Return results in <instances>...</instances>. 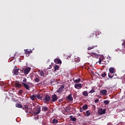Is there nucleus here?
I'll use <instances>...</instances> for the list:
<instances>
[{
    "mask_svg": "<svg viewBox=\"0 0 125 125\" xmlns=\"http://www.w3.org/2000/svg\"><path fill=\"white\" fill-rule=\"evenodd\" d=\"M109 73H108V77L111 79V78L114 77V74L112 75V74H114L115 73V68L113 67H110L109 69Z\"/></svg>",
    "mask_w": 125,
    "mask_h": 125,
    "instance_id": "nucleus-1",
    "label": "nucleus"
},
{
    "mask_svg": "<svg viewBox=\"0 0 125 125\" xmlns=\"http://www.w3.org/2000/svg\"><path fill=\"white\" fill-rule=\"evenodd\" d=\"M22 109L24 110L26 113H32V109L28 107L27 105H24V107H23Z\"/></svg>",
    "mask_w": 125,
    "mask_h": 125,
    "instance_id": "nucleus-2",
    "label": "nucleus"
},
{
    "mask_svg": "<svg viewBox=\"0 0 125 125\" xmlns=\"http://www.w3.org/2000/svg\"><path fill=\"white\" fill-rule=\"evenodd\" d=\"M98 113L99 115H104V114H105L106 113V109H103V108H100L98 109Z\"/></svg>",
    "mask_w": 125,
    "mask_h": 125,
    "instance_id": "nucleus-3",
    "label": "nucleus"
},
{
    "mask_svg": "<svg viewBox=\"0 0 125 125\" xmlns=\"http://www.w3.org/2000/svg\"><path fill=\"white\" fill-rule=\"evenodd\" d=\"M43 101L45 103H48V102H50V96L49 95H46L43 99Z\"/></svg>",
    "mask_w": 125,
    "mask_h": 125,
    "instance_id": "nucleus-4",
    "label": "nucleus"
},
{
    "mask_svg": "<svg viewBox=\"0 0 125 125\" xmlns=\"http://www.w3.org/2000/svg\"><path fill=\"white\" fill-rule=\"evenodd\" d=\"M64 87H65V85H61L60 87L57 90L58 93H61V92L64 91Z\"/></svg>",
    "mask_w": 125,
    "mask_h": 125,
    "instance_id": "nucleus-5",
    "label": "nucleus"
},
{
    "mask_svg": "<svg viewBox=\"0 0 125 125\" xmlns=\"http://www.w3.org/2000/svg\"><path fill=\"white\" fill-rule=\"evenodd\" d=\"M32 53H33V51H32V50H29V49L24 50V53L26 55V56L27 57L30 56V54Z\"/></svg>",
    "mask_w": 125,
    "mask_h": 125,
    "instance_id": "nucleus-6",
    "label": "nucleus"
},
{
    "mask_svg": "<svg viewBox=\"0 0 125 125\" xmlns=\"http://www.w3.org/2000/svg\"><path fill=\"white\" fill-rule=\"evenodd\" d=\"M52 102H56L57 101L58 98H57V96L56 94H54L52 96Z\"/></svg>",
    "mask_w": 125,
    "mask_h": 125,
    "instance_id": "nucleus-7",
    "label": "nucleus"
},
{
    "mask_svg": "<svg viewBox=\"0 0 125 125\" xmlns=\"http://www.w3.org/2000/svg\"><path fill=\"white\" fill-rule=\"evenodd\" d=\"M74 87L77 89H80V88H82L83 87V85L81 83H76V84H75Z\"/></svg>",
    "mask_w": 125,
    "mask_h": 125,
    "instance_id": "nucleus-8",
    "label": "nucleus"
},
{
    "mask_svg": "<svg viewBox=\"0 0 125 125\" xmlns=\"http://www.w3.org/2000/svg\"><path fill=\"white\" fill-rule=\"evenodd\" d=\"M30 71H31V68L27 67L25 69H24V75H28V73H30Z\"/></svg>",
    "mask_w": 125,
    "mask_h": 125,
    "instance_id": "nucleus-9",
    "label": "nucleus"
},
{
    "mask_svg": "<svg viewBox=\"0 0 125 125\" xmlns=\"http://www.w3.org/2000/svg\"><path fill=\"white\" fill-rule=\"evenodd\" d=\"M22 84H23L24 87H25V88L27 90H30V86H29V84H28L27 83H22Z\"/></svg>",
    "mask_w": 125,
    "mask_h": 125,
    "instance_id": "nucleus-10",
    "label": "nucleus"
},
{
    "mask_svg": "<svg viewBox=\"0 0 125 125\" xmlns=\"http://www.w3.org/2000/svg\"><path fill=\"white\" fill-rule=\"evenodd\" d=\"M55 63H56L57 64H62V61H61V60L59 59H56L54 60Z\"/></svg>",
    "mask_w": 125,
    "mask_h": 125,
    "instance_id": "nucleus-11",
    "label": "nucleus"
},
{
    "mask_svg": "<svg viewBox=\"0 0 125 125\" xmlns=\"http://www.w3.org/2000/svg\"><path fill=\"white\" fill-rule=\"evenodd\" d=\"M100 93L102 94V95H107V90H102L100 91Z\"/></svg>",
    "mask_w": 125,
    "mask_h": 125,
    "instance_id": "nucleus-12",
    "label": "nucleus"
},
{
    "mask_svg": "<svg viewBox=\"0 0 125 125\" xmlns=\"http://www.w3.org/2000/svg\"><path fill=\"white\" fill-rule=\"evenodd\" d=\"M36 115H38L41 113V107L39 106L36 108Z\"/></svg>",
    "mask_w": 125,
    "mask_h": 125,
    "instance_id": "nucleus-13",
    "label": "nucleus"
},
{
    "mask_svg": "<svg viewBox=\"0 0 125 125\" xmlns=\"http://www.w3.org/2000/svg\"><path fill=\"white\" fill-rule=\"evenodd\" d=\"M15 85L16 87H18V88H20V87H22V84H20L19 83H16Z\"/></svg>",
    "mask_w": 125,
    "mask_h": 125,
    "instance_id": "nucleus-14",
    "label": "nucleus"
},
{
    "mask_svg": "<svg viewBox=\"0 0 125 125\" xmlns=\"http://www.w3.org/2000/svg\"><path fill=\"white\" fill-rule=\"evenodd\" d=\"M67 99L68 100H69V101H73V97H72V94H69L67 96Z\"/></svg>",
    "mask_w": 125,
    "mask_h": 125,
    "instance_id": "nucleus-15",
    "label": "nucleus"
},
{
    "mask_svg": "<svg viewBox=\"0 0 125 125\" xmlns=\"http://www.w3.org/2000/svg\"><path fill=\"white\" fill-rule=\"evenodd\" d=\"M14 74L16 76H18V74H19V70L18 69H14Z\"/></svg>",
    "mask_w": 125,
    "mask_h": 125,
    "instance_id": "nucleus-16",
    "label": "nucleus"
},
{
    "mask_svg": "<svg viewBox=\"0 0 125 125\" xmlns=\"http://www.w3.org/2000/svg\"><path fill=\"white\" fill-rule=\"evenodd\" d=\"M82 94L83 96L85 97L88 96V92H87L86 91H83Z\"/></svg>",
    "mask_w": 125,
    "mask_h": 125,
    "instance_id": "nucleus-17",
    "label": "nucleus"
},
{
    "mask_svg": "<svg viewBox=\"0 0 125 125\" xmlns=\"http://www.w3.org/2000/svg\"><path fill=\"white\" fill-rule=\"evenodd\" d=\"M71 121H72V122H76L77 121V119L75 117H73V116H70Z\"/></svg>",
    "mask_w": 125,
    "mask_h": 125,
    "instance_id": "nucleus-18",
    "label": "nucleus"
},
{
    "mask_svg": "<svg viewBox=\"0 0 125 125\" xmlns=\"http://www.w3.org/2000/svg\"><path fill=\"white\" fill-rule=\"evenodd\" d=\"M30 99L31 100H36V99H37V97H36L35 95H33L30 97Z\"/></svg>",
    "mask_w": 125,
    "mask_h": 125,
    "instance_id": "nucleus-19",
    "label": "nucleus"
},
{
    "mask_svg": "<svg viewBox=\"0 0 125 125\" xmlns=\"http://www.w3.org/2000/svg\"><path fill=\"white\" fill-rule=\"evenodd\" d=\"M85 116L86 117H89V116H90V112L89 111V110H87L86 111Z\"/></svg>",
    "mask_w": 125,
    "mask_h": 125,
    "instance_id": "nucleus-20",
    "label": "nucleus"
},
{
    "mask_svg": "<svg viewBox=\"0 0 125 125\" xmlns=\"http://www.w3.org/2000/svg\"><path fill=\"white\" fill-rule=\"evenodd\" d=\"M16 107L17 108H22V105L21 104H16Z\"/></svg>",
    "mask_w": 125,
    "mask_h": 125,
    "instance_id": "nucleus-21",
    "label": "nucleus"
},
{
    "mask_svg": "<svg viewBox=\"0 0 125 125\" xmlns=\"http://www.w3.org/2000/svg\"><path fill=\"white\" fill-rule=\"evenodd\" d=\"M104 104H105V105H109V103H110V102L108 100H105L104 101Z\"/></svg>",
    "mask_w": 125,
    "mask_h": 125,
    "instance_id": "nucleus-22",
    "label": "nucleus"
},
{
    "mask_svg": "<svg viewBox=\"0 0 125 125\" xmlns=\"http://www.w3.org/2000/svg\"><path fill=\"white\" fill-rule=\"evenodd\" d=\"M74 83H80L81 82V79L79 78L78 79H76L75 80H74Z\"/></svg>",
    "mask_w": 125,
    "mask_h": 125,
    "instance_id": "nucleus-23",
    "label": "nucleus"
},
{
    "mask_svg": "<svg viewBox=\"0 0 125 125\" xmlns=\"http://www.w3.org/2000/svg\"><path fill=\"white\" fill-rule=\"evenodd\" d=\"M23 94V90L21 89L19 91V95L21 96L22 94Z\"/></svg>",
    "mask_w": 125,
    "mask_h": 125,
    "instance_id": "nucleus-24",
    "label": "nucleus"
},
{
    "mask_svg": "<svg viewBox=\"0 0 125 125\" xmlns=\"http://www.w3.org/2000/svg\"><path fill=\"white\" fill-rule=\"evenodd\" d=\"M53 124H58V120L56 119H53L52 120Z\"/></svg>",
    "mask_w": 125,
    "mask_h": 125,
    "instance_id": "nucleus-25",
    "label": "nucleus"
},
{
    "mask_svg": "<svg viewBox=\"0 0 125 125\" xmlns=\"http://www.w3.org/2000/svg\"><path fill=\"white\" fill-rule=\"evenodd\" d=\"M96 46H93L92 47H89L88 48V50H91V49H93V48H94V47H96Z\"/></svg>",
    "mask_w": 125,
    "mask_h": 125,
    "instance_id": "nucleus-26",
    "label": "nucleus"
},
{
    "mask_svg": "<svg viewBox=\"0 0 125 125\" xmlns=\"http://www.w3.org/2000/svg\"><path fill=\"white\" fill-rule=\"evenodd\" d=\"M83 110H86V109H87L88 108L87 104H85L83 105Z\"/></svg>",
    "mask_w": 125,
    "mask_h": 125,
    "instance_id": "nucleus-27",
    "label": "nucleus"
},
{
    "mask_svg": "<svg viewBox=\"0 0 125 125\" xmlns=\"http://www.w3.org/2000/svg\"><path fill=\"white\" fill-rule=\"evenodd\" d=\"M40 73L42 77H43V76H44V72H43V71H41Z\"/></svg>",
    "mask_w": 125,
    "mask_h": 125,
    "instance_id": "nucleus-28",
    "label": "nucleus"
},
{
    "mask_svg": "<svg viewBox=\"0 0 125 125\" xmlns=\"http://www.w3.org/2000/svg\"><path fill=\"white\" fill-rule=\"evenodd\" d=\"M35 82H36V83H39V82H40V78H36L34 79Z\"/></svg>",
    "mask_w": 125,
    "mask_h": 125,
    "instance_id": "nucleus-29",
    "label": "nucleus"
},
{
    "mask_svg": "<svg viewBox=\"0 0 125 125\" xmlns=\"http://www.w3.org/2000/svg\"><path fill=\"white\" fill-rule=\"evenodd\" d=\"M94 92H95V90H94L93 88L89 91V93H94Z\"/></svg>",
    "mask_w": 125,
    "mask_h": 125,
    "instance_id": "nucleus-30",
    "label": "nucleus"
},
{
    "mask_svg": "<svg viewBox=\"0 0 125 125\" xmlns=\"http://www.w3.org/2000/svg\"><path fill=\"white\" fill-rule=\"evenodd\" d=\"M91 55V56H93V57H95V56H97V54L95 53H92Z\"/></svg>",
    "mask_w": 125,
    "mask_h": 125,
    "instance_id": "nucleus-31",
    "label": "nucleus"
},
{
    "mask_svg": "<svg viewBox=\"0 0 125 125\" xmlns=\"http://www.w3.org/2000/svg\"><path fill=\"white\" fill-rule=\"evenodd\" d=\"M54 69L55 71H56V70H58V69H59V65H55Z\"/></svg>",
    "mask_w": 125,
    "mask_h": 125,
    "instance_id": "nucleus-32",
    "label": "nucleus"
},
{
    "mask_svg": "<svg viewBox=\"0 0 125 125\" xmlns=\"http://www.w3.org/2000/svg\"><path fill=\"white\" fill-rule=\"evenodd\" d=\"M47 110H48V108H47V107L42 108V111H47Z\"/></svg>",
    "mask_w": 125,
    "mask_h": 125,
    "instance_id": "nucleus-33",
    "label": "nucleus"
},
{
    "mask_svg": "<svg viewBox=\"0 0 125 125\" xmlns=\"http://www.w3.org/2000/svg\"><path fill=\"white\" fill-rule=\"evenodd\" d=\"M101 62H104V60H102L101 59H100L99 61V64H101Z\"/></svg>",
    "mask_w": 125,
    "mask_h": 125,
    "instance_id": "nucleus-34",
    "label": "nucleus"
},
{
    "mask_svg": "<svg viewBox=\"0 0 125 125\" xmlns=\"http://www.w3.org/2000/svg\"><path fill=\"white\" fill-rule=\"evenodd\" d=\"M102 77L103 78H105V77H106V73L105 72H104V73H103L102 74Z\"/></svg>",
    "mask_w": 125,
    "mask_h": 125,
    "instance_id": "nucleus-35",
    "label": "nucleus"
},
{
    "mask_svg": "<svg viewBox=\"0 0 125 125\" xmlns=\"http://www.w3.org/2000/svg\"><path fill=\"white\" fill-rule=\"evenodd\" d=\"M37 98L38 99H42V96H41V95H38L37 96Z\"/></svg>",
    "mask_w": 125,
    "mask_h": 125,
    "instance_id": "nucleus-36",
    "label": "nucleus"
},
{
    "mask_svg": "<svg viewBox=\"0 0 125 125\" xmlns=\"http://www.w3.org/2000/svg\"><path fill=\"white\" fill-rule=\"evenodd\" d=\"M99 99H96L94 101L95 103H98Z\"/></svg>",
    "mask_w": 125,
    "mask_h": 125,
    "instance_id": "nucleus-37",
    "label": "nucleus"
},
{
    "mask_svg": "<svg viewBox=\"0 0 125 125\" xmlns=\"http://www.w3.org/2000/svg\"><path fill=\"white\" fill-rule=\"evenodd\" d=\"M122 45H123V47L125 49V41L123 42V43H122Z\"/></svg>",
    "mask_w": 125,
    "mask_h": 125,
    "instance_id": "nucleus-38",
    "label": "nucleus"
},
{
    "mask_svg": "<svg viewBox=\"0 0 125 125\" xmlns=\"http://www.w3.org/2000/svg\"><path fill=\"white\" fill-rule=\"evenodd\" d=\"M62 101H63V99H59L58 100V102H59L60 103L62 102Z\"/></svg>",
    "mask_w": 125,
    "mask_h": 125,
    "instance_id": "nucleus-39",
    "label": "nucleus"
},
{
    "mask_svg": "<svg viewBox=\"0 0 125 125\" xmlns=\"http://www.w3.org/2000/svg\"><path fill=\"white\" fill-rule=\"evenodd\" d=\"M23 82H24V83H26V82H27V79H24L23 80Z\"/></svg>",
    "mask_w": 125,
    "mask_h": 125,
    "instance_id": "nucleus-40",
    "label": "nucleus"
},
{
    "mask_svg": "<svg viewBox=\"0 0 125 125\" xmlns=\"http://www.w3.org/2000/svg\"><path fill=\"white\" fill-rule=\"evenodd\" d=\"M80 112H83V109H82V108H81L80 109Z\"/></svg>",
    "mask_w": 125,
    "mask_h": 125,
    "instance_id": "nucleus-41",
    "label": "nucleus"
},
{
    "mask_svg": "<svg viewBox=\"0 0 125 125\" xmlns=\"http://www.w3.org/2000/svg\"><path fill=\"white\" fill-rule=\"evenodd\" d=\"M68 111H70V108H68Z\"/></svg>",
    "mask_w": 125,
    "mask_h": 125,
    "instance_id": "nucleus-42",
    "label": "nucleus"
},
{
    "mask_svg": "<svg viewBox=\"0 0 125 125\" xmlns=\"http://www.w3.org/2000/svg\"><path fill=\"white\" fill-rule=\"evenodd\" d=\"M50 66L51 67L50 68H51V65H50Z\"/></svg>",
    "mask_w": 125,
    "mask_h": 125,
    "instance_id": "nucleus-43",
    "label": "nucleus"
},
{
    "mask_svg": "<svg viewBox=\"0 0 125 125\" xmlns=\"http://www.w3.org/2000/svg\"><path fill=\"white\" fill-rule=\"evenodd\" d=\"M108 125H109V124H108Z\"/></svg>",
    "mask_w": 125,
    "mask_h": 125,
    "instance_id": "nucleus-44",
    "label": "nucleus"
}]
</instances>
